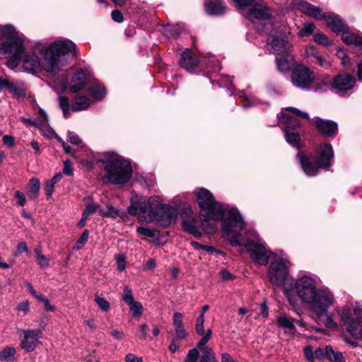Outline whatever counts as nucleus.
Instances as JSON below:
<instances>
[{"mask_svg": "<svg viewBox=\"0 0 362 362\" xmlns=\"http://www.w3.org/2000/svg\"><path fill=\"white\" fill-rule=\"evenodd\" d=\"M54 185L49 180H47L45 185V192L47 198H49L54 191Z\"/></svg>", "mask_w": 362, "mask_h": 362, "instance_id": "nucleus-59", "label": "nucleus"}, {"mask_svg": "<svg viewBox=\"0 0 362 362\" xmlns=\"http://www.w3.org/2000/svg\"><path fill=\"white\" fill-rule=\"evenodd\" d=\"M179 63L183 69L192 72L196 69L199 64V59L190 49H186L182 53Z\"/></svg>", "mask_w": 362, "mask_h": 362, "instance_id": "nucleus-19", "label": "nucleus"}, {"mask_svg": "<svg viewBox=\"0 0 362 362\" xmlns=\"http://www.w3.org/2000/svg\"><path fill=\"white\" fill-rule=\"evenodd\" d=\"M98 209V206L95 204H88L86 205V209L83 211V214L84 216L88 217V216L94 214L95 211H97Z\"/></svg>", "mask_w": 362, "mask_h": 362, "instance_id": "nucleus-55", "label": "nucleus"}, {"mask_svg": "<svg viewBox=\"0 0 362 362\" xmlns=\"http://www.w3.org/2000/svg\"><path fill=\"white\" fill-rule=\"evenodd\" d=\"M220 276L223 281H232L235 279V276L226 269L221 270Z\"/></svg>", "mask_w": 362, "mask_h": 362, "instance_id": "nucleus-61", "label": "nucleus"}, {"mask_svg": "<svg viewBox=\"0 0 362 362\" xmlns=\"http://www.w3.org/2000/svg\"><path fill=\"white\" fill-rule=\"evenodd\" d=\"M95 300L102 310L105 311H107L109 310L110 303L105 298L96 296Z\"/></svg>", "mask_w": 362, "mask_h": 362, "instance_id": "nucleus-51", "label": "nucleus"}, {"mask_svg": "<svg viewBox=\"0 0 362 362\" xmlns=\"http://www.w3.org/2000/svg\"><path fill=\"white\" fill-rule=\"evenodd\" d=\"M334 297L329 290L321 289L315 291L313 300L308 301L312 310L316 313L317 317H321L325 315L327 309L333 304Z\"/></svg>", "mask_w": 362, "mask_h": 362, "instance_id": "nucleus-8", "label": "nucleus"}, {"mask_svg": "<svg viewBox=\"0 0 362 362\" xmlns=\"http://www.w3.org/2000/svg\"><path fill=\"white\" fill-rule=\"evenodd\" d=\"M313 124L317 130L325 136L334 137L338 132L337 124L333 121L315 117Z\"/></svg>", "mask_w": 362, "mask_h": 362, "instance_id": "nucleus-16", "label": "nucleus"}, {"mask_svg": "<svg viewBox=\"0 0 362 362\" xmlns=\"http://www.w3.org/2000/svg\"><path fill=\"white\" fill-rule=\"evenodd\" d=\"M117 269L119 271H123L126 267L125 257L124 255H117L116 256Z\"/></svg>", "mask_w": 362, "mask_h": 362, "instance_id": "nucleus-58", "label": "nucleus"}, {"mask_svg": "<svg viewBox=\"0 0 362 362\" xmlns=\"http://www.w3.org/2000/svg\"><path fill=\"white\" fill-rule=\"evenodd\" d=\"M40 183L37 178L33 177L30 180L27 194L30 199H36L38 197Z\"/></svg>", "mask_w": 362, "mask_h": 362, "instance_id": "nucleus-32", "label": "nucleus"}, {"mask_svg": "<svg viewBox=\"0 0 362 362\" xmlns=\"http://www.w3.org/2000/svg\"><path fill=\"white\" fill-rule=\"evenodd\" d=\"M21 332L23 334V339L21 343V348L28 352L33 351L40 343V339L42 335V331L39 329H22Z\"/></svg>", "mask_w": 362, "mask_h": 362, "instance_id": "nucleus-15", "label": "nucleus"}, {"mask_svg": "<svg viewBox=\"0 0 362 362\" xmlns=\"http://www.w3.org/2000/svg\"><path fill=\"white\" fill-rule=\"evenodd\" d=\"M192 244L194 247V248H196L197 250H203L210 252H219V251H218L216 249H215L214 247H211V246L201 245L197 242H193Z\"/></svg>", "mask_w": 362, "mask_h": 362, "instance_id": "nucleus-52", "label": "nucleus"}, {"mask_svg": "<svg viewBox=\"0 0 362 362\" xmlns=\"http://www.w3.org/2000/svg\"><path fill=\"white\" fill-rule=\"evenodd\" d=\"M248 16L250 19L267 20L270 18L272 13L268 7L260 4H255V5L250 9Z\"/></svg>", "mask_w": 362, "mask_h": 362, "instance_id": "nucleus-23", "label": "nucleus"}, {"mask_svg": "<svg viewBox=\"0 0 362 362\" xmlns=\"http://www.w3.org/2000/svg\"><path fill=\"white\" fill-rule=\"evenodd\" d=\"M122 300L128 305H130L136 301L134 300V298L132 295V290L129 287V286H124V293L122 295Z\"/></svg>", "mask_w": 362, "mask_h": 362, "instance_id": "nucleus-39", "label": "nucleus"}, {"mask_svg": "<svg viewBox=\"0 0 362 362\" xmlns=\"http://www.w3.org/2000/svg\"><path fill=\"white\" fill-rule=\"evenodd\" d=\"M90 93L95 100H101L105 95L106 91L104 86L95 83L89 88Z\"/></svg>", "mask_w": 362, "mask_h": 362, "instance_id": "nucleus-35", "label": "nucleus"}, {"mask_svg": "<svg viewBox=\"0 0 362 362\" xmlns=\"http://www.w3.org/2000/svg\"><path fill=\"white\" fill-rule=\"evenodd\" d=\"M315 28V26L313 23L306 24L299 32V35L300 37L308 36L313 33Z\"/></svg>", "mask_w": 362, "mask_h": 362, "instance_id": "nucleus-47", "label": "nucleus"}, {"mask_svg": "<svg viewBox=\"0 0 362 362\" xmlns=\"http://www.w3.org/2000/svg\"><path fill=\"white\" fill-rule=\"evenodd\" d=\"M291 52L292 49L281 54V57L276 58V62L281 72H291V81L294 83V57Z\"/></svg>", "mask_w": 362, "mask_h": 362, "instance_id": "nucleus-17", "label": "nucleus"}, {"mask_svg": "<svg viewBox=\"0 0 362 362\" xmlns=\"http://www.w3.org/2000/svg\"><path fill=\"white\" fill-rule=\"evenodd\" d=\"M255 0H233L235 6L238 8H242L250 6L254 2Z\"/></svg>", "mask_w": 362, "mask_h": 362, "instance_id": "nucleus-60", "label": "nucleus"}, {"mask_svg": "<svg viewBox=\"0 0 362 362\" xmlns=\"http://www.w3.org/2000/svg\"><path fill=\"white\" fill-rule=\"evenodd\" d=\"M35 254L36 256L37 264L42 268L47 267L49 266V259L44 255H42L39 249L35 250Z\"/></svg>", "mask_w": 362, "mask_h": 362, "instance_id": "nucleus-38", "label": "nucleus"}, {"mask_svg": "<svg viewBox=\"0 0 362 362\" xmlns=\"http://www.w3.org/2000/svg\"><path fill=\"white\" fill-rule=\"evenodd\" d=\"M1 33L6 40L0 43V52H6L10 51L11 47H17V41H19L21 45H25L23 38L16 32L13 26L4 25L1 28Z\"/></svg>", "mask_w": 362, "mask_h": 362, "instance_id": "nucleus-11", "label": "nucleus"}, {"mask_svg": "<svg viewBox=\"0 0 362 362\" xmlns=\"http://www.w3.org/2000/svg\"><path fill=\"white\" fill-rule=\"evenodd\" d=\"M16 349L12 346H6L0 352L1 362H13L15 361Z\"/></svg>", "mask_w": 362, "mask_h": 362, "instance_id": "nucleus-33", "label": "nucleus"}, {"mask_svg": "<svg viewBox=\"0 0 362 362\" xmlns=\"http://www.w3.org/2000/svg\"><path fill=\"white\" fill-rule=\"evenodd\" d=\"M205 9L210 15H221L225 13L226 8L221 0H212L205 4Z\"/></svg>", "mask_w": 362, "mask_h": 362, "instance_id": "nucleus-26", "label": "nucleus"}, {"mask_svg": "<svg viewBox=\"0 0 362 362\" xmlns=\"http://www.w3.org/2000/svg\"><path fill=\"white\" fill-rule=\"evenodd\" d=\"M11 94L17 98L25 95V84L20 81H11L7 90Z\"/></svg>", "mask_w": 362, "mask_h": 362, "instance_id": "nucleus-29", "label": "nucleus"}, {"mask_svg": "<svg viewBox=\"0 0 362 362\" xmlns=\"http://www.w3.org/2000/svg\"><path fill=\"white\" fill-rule=\"evenodd\" d=\"M194 193L200 208V216L203 226L209 221H218L222 220L224 216H226V218L228 211L234 209L233 208H223L220 202L215 201L211 192L205 188H198Z\"/></svg>", "mask_w": 362, "mask_h": 362, "instance_id": "nucleus-6", "label": "nucleus"}, {"mask_svg": "<svg viewBox=\"0 0 362 362\" xmlns=\"http://www.w3.org/2000/svg\"><path fill=\"white\" fill-rule=\"evenodd\" d=\"M323 360L327 358V346L325 349L317 348L314 351V359Z\"/></svg>", "mask_w": 362, "mask_h": 362, "instance_id": "nucleus-50", "label": "nucleus"}, {"mask_svg": "<svg viewBox=\"0 0 362 362\" xmlns=\"http://www.w3.org/2000/svg\"><path fill=\"white\" fill-rule=\"evenodd\" d=\"M327 25L334 33L343 32L348 29L347 25L342 22L338 16L334 14L324 16Z\"/></svg>", "mask_w": 362, "mask_h": 362, "instance_id": "nucleus-25", "label": "nucleus"}, {"mask_svg": "<svg viewBox=\"0 0 362 362\" xmlns=\"http://www.w3.org/2000/svg\"><path fill=\"white\" fill-rule=\"evenodd\" d=\"M63 173L66 175H71L73 174V167L69 160L64 162Z\"/></svg>", "mask_w": 362, "mask_h": 362, "instance_id": "nucleus-62", "label": "nucleus"}, {"mask_svg": "<svg viewBox=\"0 0 362 362\" xmlns=\"http://www.w3.org/2000/svg\"><path fill=\"white\" fill-rule=\"evenodd\" d=\"M341 320L346 326L348 332L356 339H362L361 322L356 320L351 315L349 307H343L340 313Z\"/></svg>", "mask_w": 362, "mask_h": 362, "instance_id": "nucleus-13", "label": "nucleus"}, {"mask_svg": "<svg viewBox=\"0 0 362 362\" xmlns=\"http://www.w3.org/2000/svg\"><path fill=\"white\" fill-rule=\"evenodd\" d=\"M267 49L270 53L283 54L291 52L292 45L283 33L272 30L267 40Z\"/></svg>", "mask_w": 362, "mask_h": 362, "instance_id": "nucleus-9", "label": "nucleus"}, {"mask_svg": "<svg viewBox=\"0 0 362 362\" xmlns=\"http://www.w3.org/2000/svg\"><path fill=\"white\" fill-rule=\"evenodd\" d=\"M331 81L332 80L327 76L317 79L315 78L310 89L313 90L315 92H326L329 88H331Z\"/></svg>", "mask_w": 362, "mask_h": 362, "instance_id": "nucleus-27", "label": "nucleus"}, {"mask_svg": "<svg viewBox=\"0 0 362 362\" xmlns=\"http://www.w3.org/2000/svg\"><path fill=\"white\" fill-rule=\"evenodd\" d=\"M204 316H203V313H201L197 319L195 325V331L198 335L203 336L205 334L204 329Z\"/></svg>", "mask_w": 362, "mask_h": 362, "instance_id": "nucleus-41", "label": "nucleus"}, {"mask_svg": "<svg viewBox=\"0 0 362 362\" xmlns=\"http://www.w3.org/2000/svg\"><path fill=\"white\" fill-rule=\"evenodd\" d=\"M90 105V100L86 96H77L71 102V110L74 112L87 109Z\"/></svg>", "mask_w": 362, "mask_h": 362, "instance_id": "nucleus-30", "label": "nucleus"}, {"mask_svg": "<svg viewBox=\"0 0 362 362\" xmlns=\"http://www.w3.org/2000/svg\"><path fill=\"white\" fill-rule=\"evenodd\" d=\"M136 230L139 233L148 238H155L157 234V231L156 230H152L145 227H138Z\"/></svg>", "mask_w": 362, "mask_h": 362, "instance_id": "nucleus-44", "label": "nucleus"}, {"mask_svg": "<svg viewBox=\"0 0 362 362\" xmlns=\"http://www.w3.org/2000/svg\"><path fill=\"white\" fill-rule=\"evenodd\" d=\"M327 358L331 362H346L340 351H334L331 346H327Z\"/></svg>", "mask_w": 362, "mask_h": 362, "instance_id": "nucleus-34", "label": "nucleus"}, {"mask_svg": "<svg viewBox=\"0 0 362 362\" xmlns=\"http://www.w3.org/2000/svg\"><path fill=\"white\" fill-rule=\"evenodd\" d=\"M245 226V223L239 211L237 209H231L223 221L222 228L224 235L232 246H245L247 248L250 257L254 262L259 265L267 264L270 256L266 247L251 240H245L242 238L241 230L244 229Z\"/></svg>", "mask_w": 362, "mask_h": 362, "instance_id": "nucleus-1", "label": "nucleus"}, {"mask_svg": "<svg viewBox=\"0 0 362 362\" xmlns=\"http://www.w3.org/2000/svg\"><path fill=\"white\" fill-rule=\"evenodd\" d=\"M98 213L103 217L115 218L119 215V211L113 207V206L111 204L107 205L106 211L103 209H99Z\"/></svg>", "mask_w": 362, "mask_h": 362, "instance_id": "nucleus-36", "label": "nucleus"}, {"mask_svg": "<svg viewBox=\"0 0 362 362\" xmlns=\"http://www.w3.org/2000/svg\"><path fill=\"white\" fill-rule=\"evenodd\" d=\"M277 322L280 327L284 329H293V320L288 319L286 316H279L277 318Z\"/></svg>", "mask_w": 362, "mask_h": 362, "instance_id": "nucleus-40", "label": "nucleus"}, {"mask_svg": "<svg viewBox=\"0 0 362 362\" xmlns=\"http://www.w3.org/2000/svg\"><path fill=\"white\" fill-rule=\"evenodd\" d=\"M86 83V74L82 69H79L72 76L70 90L77 93L85 88Z\"/></svg>", "mask_w": 362, "mask_h": 362, "instance_id": "nucleus-24", "label": "nucleus"}, {"mask_svg": "<svg viewBox=\"0 0 362 362\" xmlns=\"http://www.w3.org/2000/svg\"><path fill=\"white\" fill-rule=\"evenodd\" d=\"M126 362H143L142 358L132 354H128L124 358Z\"/></svg>", "mask_w": 362, "mask_h": 362, "instance_id": "nucleus-64", "label": "nucleus"}, {"mask_svg": "<svg viewBox=\"0 0 362 362\" xmlns=\"http://www.w3.org/2000/svg\"><path fill=\"white\" fill-rule=\"evenodd\" d=\"M296 117L301 118L305 122H310L311 119L308 112L301 111L297 108H296Z\"/></svg>", "mask_w": 362, "mask_h": 362, "instance_id": "nucleus-56", "label": "nucleus"}, {"mask_svg": "<svg viewBox=\"0 0 362 362\" xmlns=\"http://www.w3.org/2000/svg\"><path fill=\"white\" fill-rule=\"evenodd\" d=\"M314 78L313 71L303 64H296V86L306 90H310Z\"/></svg>", "mask_w": 362, "mask_h": 362, "instance_id": "nucleus-14", "label": "nucleus"}, {"mask_svg": "<svg viewBox=\"0 0 362 362\" xmlns=\"http://www.w3.org/2000/svg\"><path fill=\"white\" fill-rule=\"evenodd\" d=\"M173 325L175 328L183 326L182 315L180 313L176 312L174 313Z\"/></svg>", "mask_w": 362, "mask_h": 362, "instance_id": "nucleus-54", "label": "nucleus"}, {"mask_svg": "<svg viewBox=\"0 0 362 362\" xmlns=\"http://www.w3.org/2000/svg\"><path fill=\"white\" fill-rule=\"evenodd\" d=\"M341 40L346 45H353L362 49V37L345 30L342 32Z\"/></svg>", "mask_w": 362, "mask_h": 362, "instance_id": "nucleus-28", "label": "nucleus"}, {"mask_svg": "<svg viewBox=\"0 0 362 362\" xmlns=\"http://www.w3.org/2000/svg\"><path fill=\"white\" fill-rule=\"evenodd\" d=\"M131 215L138 216L143 221H156L163 227L170 226L177 217V210L161 203L157 196L151 197L148 202H140L128 208Z\"/></svg>", "mask_w": 362, "mask_h": 362, "instance_id": "nucleus-2", "label": "nucleus"}, {"mask_svg": "<svg viewBox=\"0 0 362 362\" xmlns=\"http://www.w3.org/2000/svg\"><path fill=\"white\" fill-rule=\"evenodd\" d=\"M88 235L89 231L88 230H85L76 243L75 247L77 250L81 249L85 245L88 240Z\"/></svg>", "mask_w": 362, "mask_h": 362, "instance_id": "nucleus-48", "label": "nucleus"}, {"mask_svg": "<svg viewBox=\"0 0 362 362\" xmlns=\"http://www.w3.org/2000/svg\"><path fill=\"white\" fill-rule=\"evenodd\" d=\"M37 127L41 130L43 135L47 138H52L55 134L54 131L45 124H37Z\"/></svg>", "mask_w": 362, "mask_h": 362, "instance_id": "nucleus-45", "label": "nucleus"}, {"mask_svg": "<svg viewBox=\"0 0 362 362\" xmlns=\"http://www.w3.org/2000/svg\"><path fill=\"white\" fill-rule=\"evenodd\" d=\"M315 291V281L311 277L303 276L296 281V293L303 302L312 300Z\"/></svg>", "mask_w": 362, "mask_h": 362, "instance_id": "nucleus-10", "label": "nucleus"}, {"mask_svg": "<svg viewBox=\"0 0 362 362\" xmlns=\"http://www.w3.org/2000/svg\"><path fill=\"white\" fill-rule=\"evenodd\" d=\"M199 356L198 349L194 348L188 351L185 362H196Z\"/></svg>", "mask_w": 362, "mask_h": 362, "instance_id": "nucleus-49", "label": "nucleus"}, {"mask_svg": "<svg viewBox=\"0 0 362 362\" xmlns=\"http://www.w3.org/2000/svg\"><path fill=\"white\" fill-rule=\"evenodd\" d=\"M356 83V79L353 75L347 73L339 74L331 81V90L341 96L352 89Z\"/></svg>", "mask_w": 362, "mask_h": 362, "instance_id": "nucleus-12", "label": "nucleus"}, {"mask_svg": "<svg viewBox=\"0 0 362 362\" xmlns=\"http://www.w3.org/2000/svg\"><path fill=\"white\" fill-rule=\"evenodd\" d=\"M296 8L310 17L316 19L324 18V14L322 13L321 9L307 1H301L298 4H296Z\"/></svg>", "mask_w": 362, "mask_h": 362, "instance_id": "nucleus-22", "label": "nucleus"}, {"mask_svg": "<svg viewBox=\"0 0 362 362\" xmlns=\"http://www.w3.org/2000/svg\"><path fill=\"white\" fill-rule=\"evenodd\" d=\"M324 325L326 327L333 329L337 327V322H334L333 317L331 315H327L324 320Z\"/></svg>", "mask_w": 362, "mask_h": 362, "instance_id": "nucleus-57", "label": "nucleus"}, {"mask_svg": "<svg viewBox=\"0 0 362 362\" xmlns=\"http://www.w3.org/2000/svg\"><path fill=\"white\" fill-rule=\"evenodd\" d=\"M59 107L63 111L64 116L67 118L70 115L69 112V101L67 97L60 96L59 98Z\"/></svg>", "mask_w": 362, "mask_h": 362, "instance_id": "nucleus-37", "label": "nucleus"}, {"mask_svg": "<svg viewBox=\"0 0 362 362\" xmlns=\"http://www.w3.org/2000/svg\"><path fill=\"white\" fill-rule=\"evenodd\" d=\"M279 119V122L285 126L284 134L286 141L292 146H294V122L293 117L282 112Z\"/></svg>", "mask_w": 362, "mask_h": 362, "instance_id": "nucleus-18", "label": "nucleus"}, {"mask_svg": "<svg viewBox=\"0 0 362 362\" xmlns=\"http://www.w3.org/2000/svg\"><path fill=\"white\" fill-rule=\"evenodd\" d=\"M17 47H11L10 51L6 52H0L1 54H10L11 57L8 59L7 64L11 69H15L18 66L19 63L22 62L23 54L25 52V46H22L19 44V41L16 42Z\"/></svg>", "mask_w": 362, "mask_h": 362, "instance_id": "nucleus-21", "label": "nucleus"}, {"mask_svg": "<svg viewBox=\"0 0 362 362\" xmlns=\"http://www.w3.org/2000/svg\"><path fill=\"white\" fill-rule=\"evenodd\" d=\"M76 52V45L71 40L54 42L49 48L42 50L43 69L56 74L66 65L65 55L71 54L74 57Z\"/></svg>", "mask_w": 362, "mask_h": 362, "instance_id": "nucleus-4", "label": "nucleus"}, {"mask_svg": "<svg viewBox=\"0 0 362 362\" xmlns=\"http://www.w3.org/2000/svg\"><path fill=\"white\" fill-rule=\"evenodd\" d=\"M194 222L195 220L194 218H184L182 226L186 232L193 235L195 238H199L202 233L199 228L194 225Z\"/></svg>", "mask_w": 362, "mask_h": 362, "instance_id": "nucleus-31", "label": "nucleus"}, {"mask_svg": "<svg viewBox=\"0 0 362 362\" xmlns=\"http://www.w3.org/2000/svg\"><path fill=\"white\" fill-rule=\"evenodd\" d=\"M105 165L106 178L115 185H124L131 178L132 168L131 163L123 156L114 153H107Z\"/></svg>", "mask_w": 362, "mask_h": 362, "instance_id": "nucleus-7", "label": "nucleus"}, {"mask_svg": "<svg viewBox=\"0 0 362 362\" xmlns=\"http://www.w3.org/2000/svg\"><path fill=\"white\" fill-rule=\"evenodd\" d=\"M291 264L286 257L275 255L267 270V276L274 289L282 290L291 305L294 303V279L290 269Z\"/></svg>", "mask_w": 362, "mask_h": 362, "instance_id": "nucleus-3", "label": "nucleus"}, {"mask_svg": "<svg viewBox=\"0 0 362 362\" xmlns=\"http://www.w3.org/2000/svg\"><path fill=\"white\" fill-rule=\"evenodd\" d=\"M43 59L40 61L38 57L35 53H25L23 54L22 62L24 68L30 72H36L41 68L43 69L42 66Z\"/></svg>", "mask_w": 362, "mask_h": 362, "instance_id": "nucleus-20", "label": "nucleus"}, {"mask_svg": "<svg viewBox=\"0 0 362 362\" xmlns=\"http://www.w3.org/2000/svg\"><path fill=\"white\" fill-rule=\"evenodd\" d=\"M303 171L308 176H315L321 169L328 168L334 158V151L331 144H320L315 156L299 151L297 154Z\"/></svg>", "mask_w": 362, "mask_h": 362, "instance_id": "nucleus-5", "label": "nucleus"}, {"mask_svg": "<svg viewBox=\"0 0 362 362\" xmlns=\"http://www.w3.org/2000/svg\"><path fill=\"white\" fill-rule=\"evenodd\" d=\"M67 140L69 142L74 145H79L82 142L81 139L78 137V136L72 132H69L68 133Z\"/></svg>", "mask_w": 362, "mask_h": 362, "instance_id": "nucleus-53", "label": "nucleus"}, {"mask_svg": "<svg viewBox=\"0 0 362 362\" xmlns=\"http://www.w3.org/2000/svg\"><path fill=\"white\" fill-rule=\"evenodd\" d=\"M313 40L316 43L319 45H322L324 46H328L330 45V42L328 37L322 33H316L313 36Z\"/></svg>", "mask_w": 362, "mask_h": 362, "instance_id": "nucleus-43", "label": "nucleus"}, {"mask_svg": "<svg viewBox=\"0 0 362 362\" xmlns=\"http://www.w3.org/2000/svg\"><path fill=\"white\" fill-rule=\"evenodd\" d=\"M129 310L133 317L140 316L143 312V306L141 303L136 301V303L129 305Z\"/></svg>", "mask_w": 362, "mask_h": 362, "instance_id": "nucleus-42", "label": "nucleus"}, {"mask_svg": "<svg viewBox=\"0 0 362 362\" xmlns=\"http://www.w3.org/2000/svg\"><path fill=\"white\" fill-rule=\"evenodd\" d=\"M211 333H212L211 329H207L206 333L203 335V337L200 339V341H199V343L197 344V348L199 350H202L203 349H204L206 347L205 345L209 341V339L211 337Z\"/></svg>", "mask_w": 362, "mask_h": 362, "instance_id": "nucleus-46", "label": "nucleus"}, {"mask_svg": "<svg viewBox=\"0 0 362 362\" xmlns=\"http://www.w3.org/2000/svg\"><path fill=\"white\" fill-rule=\"evenodd\" d=\"M111 16H112V18L117 23H121L124 20L122 13L118 10L112 11V13H111Z\"/></svg>", "mask_w": 362, "mask_h": 362, "instance_id": "nucleus-63", "label": "nucleus"}]
</instances>
